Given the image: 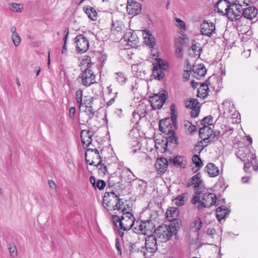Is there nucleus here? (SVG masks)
<instances>
[{"mask_svg": "<svg viewBox=\"0 0 258 258\" xmlns=\"http://www.w3.org/2000/svg\"><path fill=\"white\" fill-rule=\"evenodd\" d=\"M129 135L131 138L135 139V140H139L138 138L140 137L139 133L137 128H133L131 130Z\"/></svg>", "mask_w": 258, "mask_h": 258, "instance_id": "nucleus-50", "label": "nucleus"}, {"mask_svg": "<svg viewBox=\"0 0 258 258\" xmlns=\"http://www.w3.org/2000/svg\"><path fill=\"white\" fill-rule=\"evenodd\" d=\"M8 8L12 12L20 13L23 9V5L20 3H11L8 4Z\"/></svg>", "mask_w": 258, "mask_h": 258, "instance_id": "nucleus-33", "label": "nucleus"}, {"mask_svg": "<svg viewBox=\"0 0 258 258\" xmlns=\"http://www.w3.org/2000/svg\"><path fill=\"white\" fill-rule=\"evenodd\" d=\"M136 225L135 218L130 211L122 213V221H120L121 229L124 231L130 230L131 228L134 229Z\"/></svg>", "mask_w": 258, "mask_h": 258, "instance_id": "nucleus-9", "label": "nucleus"}, {"mask_svg": "<svg viewBox=\"0 0 258 258\" xmlns=\"http://www.w3.org/2000/svg\"><path fill=\"white\" fill-rule=\"evenodd\" d=\"M142 117H143L141 115H140L139 114V113H138L136 111H134L133 112L132 118H131V121L133 123L136 124V123H138V122L139 121V120H140V119Z\"/></svg>", "mask_w": 258, "mask_h": 258, "instance_id": "nucleus-49", "label": "nucleus"}, {"mask_svg": "<svg viewBox=\"0 0 258 258\" xmlns=\"http://www.w3.org/2000/svg\"><path fill=\"white\" fill-rule=\"evenodd\" d=\"M215 26L212 22L204 21L201 25V33L203 35L210 37L214 33Z\"/></svg>", "mask_w": 258, "mask_h": 258, "instance_id": "nucleus-17", "label": "nucleus"}, {"mask_svg": "<svg viewBox=\"0 0 258 258\" xmlns=\"http://www.w3.org/2000/svg\"><path fill=\"white\" fill-rule=\"evenodd\" d=\"M75 95L76 100L79 107L86 104L89 101V100H86L84 102L83 101V91L81 89L78 90L76 92Z\"/></svg>", "mask_w": 258, "mask_h": 258, "instance_id": "nucleus-34", "label": "nucleus"}, {"mask_svg": "<svg viewBox=\"0 0 258 258\" xmlns=\"http://www.w3.org/2000/svg\"><path fill=\"white\" fill-rule=\"evenodd\" d=\"M177 232V227L172 224H162L155 230L157 239L162 242L169 240L173 235L176 234Z\"/></svg>", "mask_w": 258, "mask_h": 258, "instance_id": "nucleus-4", "label": "nucleus"}, {"mask_svg": "<svg viewBox=\"0 0 258 258\" xmlns=\"http://www.w3.org/2000/svg\"><path fill=\"white\" fill-rule=\"evenodd\" d=\"M141 249L138 246V243H131L130 250L131 252H140Z\"/></svg>", "mask_w": 258, "mask_h": 258, "instance_id": "nucleus-54", "label": "nucleus"}, {"mask_svg": "<svg viewBox=\"0 0 258 258\" xmlns=\"http://www.w3.org/2000/svg\"><path fill=\"white\" fill-rule=\"evenodd\" d=\"M192 185L195 191L205 190L206 188L204 186L203 181L201 179V175L200 173H197L188 181L187 186L190 187Z\"/></svg>", "mask_w": 258, "mask_h": 258, "instance_id": "nucleus-15", "label": "nucleus"}, {"mask_svg": "<svg viewBox=\"0 0 258 258\" xmlns=\"http://www.w3.org/2000/svg\"><path fill=\"white\" fill-rule=\"evenodd\" d=\"M196 191L192 195L190 200L191 203L194 205L199 211H202L205 208H209L215 206L217 203V197L214 193Z\"/></svg>", "mask_w": 258, "mask_h": 258, "instance_id": "nucleus-1", "label": "nucleus"}, {"mask_svg": "<svg viewBox=\"0 0 258 258\" xmlns=\"http://www.w3.org/2000/svg\"><path fill=\"white\" fill-rule=\"evenodd\" d=\"M93 101V98H90L89 99V101L85 104L86 105L85 112L89 119H92L95 114V110L92 106V102Z\"/></svg>", "mask_w": 258, "mask_h": 258, "instance_id": "nucleus-28", "label": "nucleus"}, {"mask_svg": "<svg viewBox=\"0 0 258 258\" xmlns=\"http://www.w3.org/2000/svg\"><path fill=\"white\" fill-rule=\"evenodd\" d=\"M202 224L201 219L199 218H196L190 224V228L195 231H198L201 229Z\"/></svg>", "mask_w": 258, "mask_h": 258, "instance_id": "nucleus-37", "label": "nucleus"}, {"mask_svg": "<svg viewBox=\"0 0 258 258\" xmlns=\"http://www.w3.org/2000/svg\"><path fill=\"white\" fill-rule=\"evenodd\" d=\"M90 66L91 64L88 63L87 68L82 71L77 79L81 84L86 87L96 83V75L91 69Z\"/></svg>", "mask_w": 258, "mask_h": 258, "instance_id": "nucleus-5", "label": "nucleus"}, {"mask_svg": "<svg viewBox=\"0 0 258 258\" xmlns=\"http://www.w3.org/2000/svg\"><path fill=\"white\" fill-rule=\"evenodd\" d=\"M192 160L193 163L196 165V167L199 168L203 166V162L199 156L197 155H194L192 157Z\"/></svg>", "mask_w": 258, "mask_h": 258, "instance_id": "nucleus-47", "label": "nucleus"}, {"mask_svg": "<svg viewBox=\"0 0 258 258\" xmlns=\"http://www.w3.org/2000/svg\"><path fill=\"white\" fill-rule=\"evenodd\" d=\"M221 206L219 207L216 209V217L219 221L223 219L226 216V208Z\"/></svg>", "mask_w": 258, "mask_h": 258, "instance_id": "nucleus-39", "label": "nucleus"}, {"mask_svg": "<svg viewBox=\"0 0 258 258\" xmlns=\"http://www.w3.org/2000/svg\"><path fill=\"white\" fill-rule=\"evenodd\" d=\"M149 106L144 102H141L136 108V111L142 117H144L148 112Z\"/></svg>", "mask_w": 258, "mask_h": 258, "instance_id": "nucleus-30", "label": "nucleus"}, {"mask_svg": "<svg viewBox=\"0 0 258 258\" xmlns=\"http://www.w3.org/2000/svg\"><path fill=\"white\" fill-rule=\"evenodd\" d=\"M185 126L187 128L188 131L191 133L196 130V126L189 121L185 123Z\"/></svg>", "mask_w": 258, "mask_h": 258, "instance_id": "nucleus-57", "label": "nucleus"}, {"mask_svg": "<svg viewBox=\"0 0 258 258\" xmlns=\"http://www.w3.org/2000/svg\"><path fill=\"white\" fill-rule=\"evenodd\" d=\"M85 156H89L92 158V160L96 161V164L97 161L102 160L99 151L95 148H87Z\"/></svg>", "mask_w": 258, "mask_h": 258, "instance_id": "nucleus-26", "label": "nucleus"}, {"mask_svg": "<svg viewBox=\"0 0 258 258\" xmlns=\"http://www.w3.org/2000/svg\"><path fill=\"white\" fill-rule=\"evenodd\" d=\"M123 27V25L122 22L116 21H113L112 25V30H115L117 32H121L122 30V28Z\"/></svg>", "mask_w": 258, "mask_h": 258, "instance_id": "nucleus-46", "label": "nucleus"}, {"mask_svg": "<svg viewBox=\"0 0 258 258\" xmlns=\"http://www.w3.org/2000/svg\"><path fill=\"white\" fill-rule=\"evenodd\" d=\"M208 95V92L199 87L198 90V96L199 97L205 98Z\"/></svg>", "mask_w": 258, "mask_h": 258, "instance_id": "nucleus-53", "label": "nucleus"}, {"mask_svg": "<svg viewBox=\"0 0 258 258\" xmlns=\"http://www.w3.org/2000/svg\"><path fill=\"white\" fill-rule=\"evenodd\" d=\"M84 10L89 18L93 21L96 20L97 12L91 6H87L86 7H84Z\"/></svg>", "mask_w": 258, "mask_h": 258, "instance_id": "nucleus-31", "label": "nucleus"}, {"mask_svg": "<svg viewBox=\"0 0 258 258\" xmlns=\"http://www.w3.org/2000/svg\"><path fill=\"white\" fill-rule=\"evenodd\" d=\"M242 6L240 4L229 5L227 8V18L232 21L239 20L242 15Z\"/></svg>", "mask_w": 258, "mask_h": 258, "instance_id": "nucleus-10", "label": "nucleus"}, {"mask_svg": "<svg viewBox=\"0 0 258 258\" xmlns=\"http://www.w3.org/2000/svg\"><path fill=\"white\" fill-rule=\"evenodd\" d=\"M142 9L140 4L135 1L127 2L126 10L128 14L132 15H136L140 13Z\"/></svg>", "mask_w": 258, "mask_h": 258, "instance_id": "nucleus-18", "label": "nucleus"}, {"mask_svg": "<svg viewBox=\"0 0 258 258\" xmlns=\"http://www.w3.org/2000/svg\"><path fill=\"white\" fill-rule=\"evenodd\" d=\"M166 99L167 96L165 93H158L151 97L147 102L151 105L153 110H156L162 108Z\"/></svg>", "mask_w": 258, "mask_h": 258, "instance_id": "nucleus-12", "label": "nucleus"}, {"mask_svg": "<svg viewBox=\"0 0 258 258\" xmlns=\"http://www.w3.org/2000/svg\"><path fill=\"white\" fill-rule=\"evenodd\" d=\"M171 119H166L163 122H160V130L164 134L169 135L168 141L172 143L177 144V138L174 135V130L178 127L177 122V114L176 112V106L174 104H172L170 106Z\"/></svg>", "mask_w": 258, "mask_h": 258, "instance_id": "nucleus-2", "label": "nucleus"}, {"mask_svg": "<svg viewBox=\"0 0 258 258\" xmlns=\"http://www.w3.org/2000/svg\"><path fill=\"white\" fill-rule=\"evenodd\" d=\"M115 75L116 81L121 85L124 84L127 80L126 75L123 72L116 73Z\"/></svg>", "mask_w": 258, "mask_h": 258, "instance_id": "nucleus-38", "label": "nucleus"}, {"mask_svg": "<svg viewBox=\"0 0 258 258\" xmlns=\"http://www.w3.org/2000/svg\"><path fill=\"white\" fill-rule=\"evenodd\" d=\"M115 209L122 213L131 210L130 206L125 203L123 199L118 198L117 203L115 204Z\"/></svg>", "mask_w": 258, "mask_h": 258, "instance_id": "nucleus-24", "label": "nucleus"}, {"mask_svg": "<svg viewBox=\"0 0 258 258\" xmlns=\"http://www.w3.org/2000/svg\"><path fill=\"white\" fill-rule=\"evenodd\" d=\"M174 165L177 167L180 168H184V165L183 164V158L181 156H176L173 159H171Z\"/></svg>", "mask_w": 258, "mask_h": 258, "instance_id": "nucleus-41", "label": "nucleus"}, {"mask_svg": "<svg viewBox=\"0 0 258 258\" xmlns=\"http://www.w3.org/2000/svg\"><path fill=\"white\" fill-rule=\"evenodd\" d=\"M187 193H183L177 196L174 200V204L178 206L184 205L187 201Z\"/></svg>", "mask_w": 258, "mask_h": 258, "instance_id": "nucleus-35", "label": "nucleus"}, {"mask_svg": "<svg viewBox=\"0 0 258 258\" xmlns=\"http://www.w3.org/2000/svg\"><path fill=\"white\" fill-rule=\"evenodd\" d=\"M238 150L236 152V155L244 162L243 169L245 172H249V169L252 166L253 169L256 171L258 169V166H254L252 164L253 161L255 163L256 155L251 150V148L243 145L241 142L237 144Z\"/></svg>", "mask_w": 258, "mask_h": 258, "instance_id": "nucleus-3", "label": "nucleus"}, {"mask_svg": "<svg viewBox=\"0 0 258 258\" xmlns=\"http://www.w3.org/2000/svg\"><path fill=\"white\" fill-rule=\"evenodd\" d=\"M118 196L113 192H106L103 199V206L107 210H115V204L117 203Z\"/></svg>", "mask_w": 258, "mask_h": 258, "instance_id": "nucleus-11", "label": "nucleus"}, {"mask_svg": "<svg viewBox=\"0 0 258 258\" xmlns=\"http://www.w3.org/2000/svg\"><path fill=\"white\" fill-rule=\"evenodd\" d=\"M179 214V210L177 208L171 207L166 211V218L170 221H174L177 220Z\"/></svg>", "mask_w": 258, "mask_h": 258, "instance_id": "nucleus-27", "label": "nucleus"}, {"mask_svg": "<svg viewBox=\"0 0 258 258\" xmlns=\"http://www.w3.org/2000/svg\"><path fill=\"white\" fill-rule=\"evenodd\" d=\"M106 185V183L102 180H98L96 187H98L100 190L103 189Z\"/></svg>", "mask_w": 258, "mask_h": 258, "instance_id": "nucleus-59", "label": "nucleus"}, {"mask_svg": "<svg viewBox=\"0 0 258 258\" xmlns=\"http://www.w3.org/2000/svg\"><path fill=\"white\" fill-rule=\"evenodd\" d=\"M137 187L140 192H144L146 190L147 183L142 180H139L137 182Z\"/></svg>", "mask_w": 258, "mask_h": 258, "instance_id": "nucleus-43", "label": "nucleus"}, {"mask_svg": "<svg viewBox=\"0 0 258 258\" xmlns=\"http://www.w3.org/2000/svg\"><path fill=\"white\" fill-rule=\"evenodd\" d=\"M168 161L166 158L162 157L158 159L155 163L156 169L159 173H163L168 166Z\"/></svg>", "mask_w": 258, "mask_h": 258, "instance_id": "nucleus-21", "label": "nucleus"}, {"mask_svg": "<svg viewBox=\"0 0 258 258\" xmlns=\"http://www.w3.org/2000/svg\"><path fill=\"white\" fill-rule=\"evenodd\" d=\"M192 73V75L195 78L200 79L202 77L205 76L207 70L203 64H200L197 67L194 69Z\"/></svg>", "mask_w": 258, "mask_h": 258, "instance_id": "nucleus-25", "label": "nucleus"}, {"mask_svg": "<svg viewBox=\"0 0 258 258\" xmlns=\"http://www.w3.org/2000/svg\"><path fill=\"white\" fill-rule=\"evenodd\" d=\"M176 24L175 25L180 29H185V24L184 21L179 18L175 19Z\"/></svg>", "mask_w": 258, "mask_h": 258, "instance_id": "nucleus-52", "label": "nucleus"}, {"mask_svg": "<svg viewBox=\"0 0 258 258\" xmlns=\"http://www.w3.org/2000/svg\"><path fill=\"white\" fill-rule=\"evenodd\" d=\"M155 230V224L151 220L137 221L134 227V231L139 234L147 235Z\"/></svg>", "mask_w": 258, "mask_h": 258, "instance_id": "nucleus-6", "label": "nucleus"}, {"mask_svg": "<svg viewBox=\"0 0 258 258\" xmlns=\"http://www.w3.org/2000/svg\"><path fill=\"white\" fill-rule=\"evenodd\" d=\"M213 135V130L209 126L201 127L199 131L200 138L206 143L209 142V139Z\"/></svg>", "mask_w": 258, "mask_h": 258, "instance_id": "nucleus-19", "label": "nucleus"}, {"mask_svg": "<svg viewBox=\"0 0 258 258\" xmlns=\"http://www.w3.org/2000/svg\"><path fill=\"white\" fill-rule=\"evenodd\" d=\"M213 117L211 115L205 117L201 121V124L205 126H210L213 124Z\"/></svg>", "mask_w": 258, "mask_h": 258, "instance_id": "nucleus-44", "label": "nucleus"}, {"mask_svg": "<svg viewBox=\"0 0 258 258\" xmlns=\"http://www.w3.org/2000/svg\"><path fill=\"white\" fill-rule=\"evenodd\" d=\"M9 250L11 255L15 257L17 254V250L15 246L12 245L9 247Z\"/></svg>", "mask_w": 258, "mask_h": 258, "instance_id": "nucleus-58", "label": "nucleus"}, {"mask_svg": "<svg viewBox=\"0 0 258 258\" xmlns=\"http://www.w3.org/2000/svg\"><path fill=\"white\" fill-rule=\"evenodd\" d=\"M119 177L117 175L111 176L109 177L108 180V184L110 186H113L115 184L116 182H119V181H117V179Z\"/></svg>", "mask_w": 258, "mask_h": 258, "instance_id": "nucleus-55", "label": "nucleus"}, {"mask_svg": "<svg viewBox=\"0 0 258 258\" xmlns=\"http://www.w3.org/2000/svg\"><path fill=\"white\" fill-rule=\"evenodd\" d=\"M76 109L75 107H71L69 110V116L71 118L73 119L75 117Z\"/></svg>", "mask_w": 258, "mask_h": 258, "instance_id": "nucleus-64", "label": "nucleus"}, {"mask_svg": "<svg viewBox=\"0 0 258 258\" xmlns=\"http://www.w3.org/2000/svg\"><path fill=\"white\" fill-rule=\"evenodd\" d=\"M227 122H228V131L227 130V133L230 132L229 134H231L234 131L237 124L240 122V115L239 112L235 109L233 105L229 109L228 114H227ZM228 126H227V127Z\"/></svg>", "mask_w": 258, "mask_h": 258, "instance_id": "nucleus-7", "label": "nucleus"}, {"mask_svg": "<svg viewBox=\"0 0 258 258\" xmlns=\"http://www.w3.org/2000/svg\"><path fill=\"white\" fill-rule=\"evenodd\" d=\"M191 50L194 52L195 56L199 57L201 53L202 48L200 46H198L197 44H192Z\"/></svg>", "mask_w": 258, "mask_h": 258, "instance_id": "nucleus-45", "label": "nucleus"}, {"mask_svg": "<svg viewBox=\"0 0 258 258\" xmlns=\"http://www.w3.org/2000/svg\"><path fill=\"white\" fill-rule=\"evenodd\" d=\"M157 237L150 235L146 238L145 245L142 246L140 252L142 253L144 256L146 255V251L150 253H155L158 249L157 244Z\"/></svg>", "mask_w": 258, "mask_h": 258, "instance_id": "nucleus-8", "label": "nucleus"}, {"mask_svg": "<svg viewBox=\"0 0 258 258\" xmlns=\"http://www.w3.org/2000/svg\"><path fill=\"white\" fill-rule=\"evenodd\" d=\"M115 247L117 250L118 253L119 254H121V246L120 244L119 241V239L118 238H116L115 239Z\"/></svg>", "mask_w": 258, "mask_h": 258, "instance_id": "nucleus-61", "label": "nucleus"}, {"mask_svg": "<svg viewBox=\"0 0 258 258\" xmlns=\"http://www.w3.org/2000/svg\"><path fill=\"white\" fill-rule=\"evenodd\" d=\"M98 169V173L101 176H104L107 172V167L102 163V160H99L95 165Z\"/></svg>", "mask_w": 258, "mask_h": 258, "instance_id": "nucleus-36", "label": "nucleus"}, {"mask_svg": "<svg viewBox=\"0 0 258 258\" xmlns=\"http://www.w3.org/2000/svg\"><path fill=\"white\" fill-rule=\"evenodd\" d=\"M257 14V10L252 7H247L243 10L242 15L245 18L252 20Z\"/></svg>", "mask_w": 258, "mask_h": 258, "instance_id": "nucleus-23", "label": "nucleus"}, {"mask_svg": "<svg viewBox=\"0 0 258 258\" xmlns=\"http://www.w3.org/2000/svg\"><path fill=\"white\" fill-rule=\"evenodd\" d=\"M11 38L15 46H18L21 42V38L18 33L12 34Z\"/></svg>", "mask_w": 258, "mask_h": 258, "instance_id": "nucleus-48", "label": "nucleus"}, {"mask_svg": "<svg viewBox=\"0 0 258 258\" xmlns=\"http://www.w3.org/2000/svg\"><path fill=\"white\" fill-rule=\"evenodd\" d=\"M200 107L198 106V107H196L195 108L191 109V111L190 112V115L192 117H197L200 113Z\"/></svg>", "mask_w": 258, "mask_h": 258, "instance_id": "nucleus-56", "label": "nucleus"}, {"mask_svg": "<svg viewBox=\"0 0 258 258\" xmlns=\"http://www.w3.org/2000/svg\"><path fill=\"white\" fill-rule=\"evenodd\" d=\"M226 4V0H219L216 4L215 8V10H217V12L222 15H225L226 8H225V5Z\"/></svg>", "mask_w": 258, "mask_h": 258, "instance_id": "nucleus-32", "label": "nucleus"}, {"mask_svg": "<svg viewBox=\"0 0 258 258\" xmlns=\"http://www.w3.org/2000/svg\"><path fill=\"white\" fill-rule=\"evenodd\" d=\"M124 41L131 47H136L139 43V38L134 31L130 30L126 32L123 36Z\"/></svg>", "mask_w": 258, "mask_h": 258, "instance_id": "nucleus-16", "label": "nucleus"}, {"mask_svg": "<svg viewBox=\"0 0 258 258\" xmlns=\"http://www.w3.org/2000/svg\"><path fill=\"white\" fill-rule=\"evenodd\" d=\"M74 42L76 49L78 53H84L89 49V40L86 37L82 34L77 35L75 38Z\"/></svg>", "mask_w": 258, "mask_h": 258, "instance_id": "nucleus-13", "label": "nucleus"}, {"mask_svg": "<svg viewBox=\"0 0 258 258\" xmlns=\"http://www.w3.org/2000/svg\"><path fill=\"white\" fill-rule=\"evenodd\" d=\"M205 171L212 177H215L219 173L218 167L212 163H209L205 167Z\"/></svg>", "mask_w": 258, "mask_h": 258, "instance_id": "nucleus-29", "label": "nucleus"}, {"mask_svg": "<svg viewBox=\"0 0 258 258\" xmlns=\"http://www.w3.org/2000/svg\"><path fill=\"white\" fill-rule=\"evenodd\" d=\"M216 234V230L213 228H209L207 231V234L211 238H213Z\"/></svg>", "mask_w": 258, "mask_h": 258, "instance_id": "nucleus-60", "label": "nucleus"}, {"mask_svg": "<svg viewBox=\"0 0 258 258\" xmlns=\"http://www.w3.org/2000/svg\"><path fill=\"white\" fill-rule=\"evenodd\" d=\"M93 133L89 130H83L81 132V141L84 145L89 147L92 142Z\"/></svg>", "mask_w": 258, "mask_h": 258, "instance_id": "nucleus-22", "label": "nucleus"}, {"mask_svg": "<svg viewBox=\"0 0 258 258\" xmlns=\"http://www.w3.org/2000/svg\"><path fill=\"white\" fill-rule=\"evenodd\" d=\"M142 35L147 45L151 48L153 47L155 45V39L151 32L148 29L144 30L142 32Z\"/></svg>", "mask_w": 258, "mask_h": 258, "instance_id": "nucleus-20", "label": "nucleus"}, {"mask_svg": "<svg viewBox=\"0 0 258 258\" xmlns=\"http://www.w3.org/2000/svg\"><path fill=\"white\" fill-rule=\"evenodd\" d=\"M207 146V144L204 145L203 141L202 140L198 142L197 144L196 145L195 147V150L196 152H198L200 153L203 149Z\"/></svg>", "mask_w": 258, "mask_h": 258, "instance_id": "nucleus-51", "label": "nucleus"}, {"mask_svg": "<svg viewBox=\"0 0 258 258\" xmlns=\"http://www.w3.org/2000/svg\"><path fill=\"white\" fill-rule=\"evenodd\" d=\"M209 84V81L207 80L206 82L202 83L201 84L200 87V88H202L203 89H204V90L207 91V92H208L209 91V87H208V85Z\"/></svg>", "mask_w": 258, "mask_h": 258, "instance_id": "nucleus-63", "label": "nucleus"}, {"mask_svg": "<svg viewBox=\"0 0 258 258\" xmlns=\"http://www.w3.org/2000/svg\"><path fill=\"white\" fill-rule=\"evenodd\" d=\"M131 145L132 147L131 152L134 154L139 151L141 146L139 140H134L131 143Z\"/></svg>", "mask_w": 258, "mask_h": 258, "instance_id": "nucleus-42", "label": "nucleus"}, {"mask_svg": "<svg viewBox=\"0 0 258 258\" xmlns=\"http://www.w3.org/2000/svg\"><path fill=\"white\" fill-rule=\"evenodd\" d=\"M199 102L196 99H190V100H186L185 105L186 108L189 109H193L199 105Z\"/></svg>", "mask_w": 258, "mask_h": 258, "instance_id": "nucleus-40", "label": "nucleus"}, {"mask_svg": "<svg viewBox=\"0 0 258 258\" xmlns=\"http://www.w3.org/2000/svg\"><path fill=\"white\" fill-rule=\"evenodd\" d=\"M90 157L89 156H85V160L86 163L90 165L95 166L96 165V161L92 160V159H90Z\"/></svg>", "mask_w": 258, "mask_h": 258, "instance_id": "nucleus-62", "label": "nucleus"}, {"mask_svg": "<svg viewBox=\"0 0 258 258\" xmlns=\"http://www.w3.org/2000/svg\"><path fill=\"white\" fill-rule=\"evenodd\" d=\"M168 68V65L166 62L159 61L157 65H154L152 69V77L154 79L160 80L164 76V71Z\"/></svg>", "mask_w": 258, "mask_h": 258, "instance_id": "nucleus-14", "label": "nucleus"}]
</instances>
